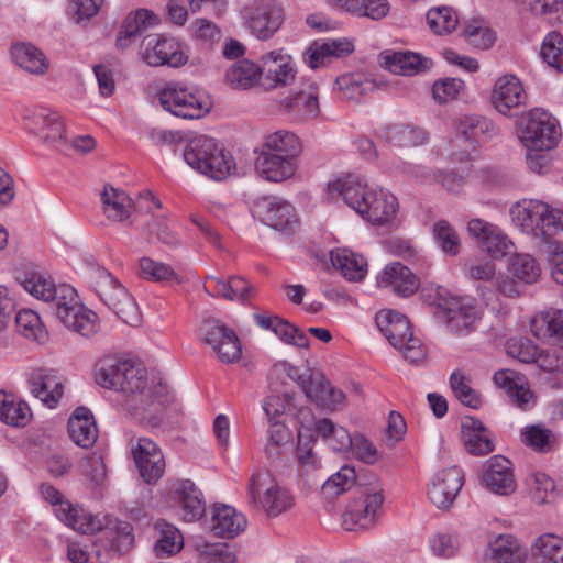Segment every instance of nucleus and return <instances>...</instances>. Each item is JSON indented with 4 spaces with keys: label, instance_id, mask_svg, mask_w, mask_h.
Here are the masks:
<instances>
[{
    "label": "nucleus",
    "instance_id": "1",
    "mask_svg": "<svg viewBox=\"0 0 563 563\" xmlns=\"http://www.w3.org/2000/svg\"><path fill=\"white\" fill-rule=\"evenodd\" d=\"M18 282L35 299L52 303L56 318L67 329L87 338L98 332V316L80 303L76 289L70 285H56L49 274L36 269L21 273Z\"/></svg>",
    "mask_w": 563,
    "mask_h": 563
},
{
    "label": "nucleus",
    "instance_id": "2",
    "mask_svg": "<svg viewBox=\"0 0 563 563\" xmlns=\"http://www.w3.org/2000/svg\"><path fill=\"white\" fill-rule=\"evenodd\" d=\"M330 198H342L365 221L375 227L394 224L399 203L397 197L380 186H369L365 177L347 174L328 184Z\"/></svg>",
    "mask_w": 563,
    "mask_h": 563
},
{
    "label": "nucleus",
    "instance_id": "3",
    "mask_svg": "<svg viewBox=\"0 0 563 563\" xmlns=\"http://www.w3.org/2000/svg\"><path fill=\"white\" fill-rule=\"evenodd\" d=\"M97 382L104 388L133 395L140 402L152 404L151 398L164 405L168 401L166 386L147 382L146 371L130 360L106 358L97 373Z\"/></svg>",
    "mask_w": 563,
    "mask_h": 563
},
{
    "label": "nucleus",
    "instance_id": "4",
    "mask_svg": "<svg viewBox=\"0 0 563 563\" xmlns=\"http://www.w3.org/2000/svg\"><path fill=\"white\" fill-rule=\"evenodd\" d=\"M154 100L165 111L185 120L203 118L213 107L211 96L207 91L181 81L156 85Z\"/></svg>",
    "mask_w": 563,
    "mask_h": 563
},
{
    "label": "nucleus",
    "instance_id": "5",
    "mask_svg": "<svg viewBox=\"0 0 563 563\" xmlns=\"http://www.w3.org/2000/svg\"><path fill=\"white\" fill-rule=\"evenodd\" d=\"M185 162L213 180H223L235 172V163L216 139L207 135L191 137L183 152Z\"/></svg>",
    "mask_w": 563,
    "mask_h": 563
},
{
    "label": "nucleus",
    "instance_id": "6",
    "mask_svg": "<svg viewBox=\"0 0 563 563\" xmlns=\"http://www.w3.org/2000/svg\"><path fill=\"white\" fill-rule=\"evenodd\" d=\"M510 217L523 233L549 240L561 232L562 211L538 199H522L510 208Z\"/></svg>",
    "mask_w": 563,
    "mask_h": 563
},
{
    "label": "nucleus",
    "instance_id": "7",
    "mask_svg": "<svg viewBox=\"0 0 563 563\" xmlns=\"http://www.w3.org/2000/svg\"><path fill=\"white\" fill-rule=\"evenodd\" d=\"M89 279L100 300L123 322L130 325L140 323L141 314L137 303L108 269L100 266L92 267Z\"/></svg>",
    "mask_w": 563,
    "mask_h": 563
},
{
    "label": "nucleus",
    "instance_id": "8",
    "mask_svg": "<svg viewBox=\"0 0 563 563\" xmlns=\"http://www.w3.org/2000/svg\"><path fill=\"white\" fill-rule=\"evenodd\" d=\"M517 133L526 148L541 151L554 148L561 139L559 121L542 108L526 112L518 122Z\"/></svg>",
    "mask_w": 563,
    "mask_h": 563
},
{
    "label": "nucleus",
    "instance_id": "9",
    "mask_svg": "<svg viewBox=\"0 0 563 563\" xmlns=\"http://www.w3.org/2000/svg\"><path fill=\"white\" fill-rule=\"evenodd\" d=\"M287 376L297 382L306 397L316 406L327 410H341L346 406L345 394L332 386L327 377L310 368L300 369L294 365H286Z\"/></svg>",
    "mask_w": 563,
    "mask_h": 563
},
{
    "label": "nucleus",
    "instance_id": "10",
    "mask_svg": "<svg viewBox=\"0 0 563 563\" xmlns=\"http://www.w3.org/2000/svg\"><path fill=\"white\" fill-rule=\"evenodd\" d=\"M375 322L378 330L410 362H418L424 356L419 339L413 338L410 322L406 316L390 309L376 313Z\"/></svg>",
    "mask_w": 563,
    "mask_h": 563
},
{
    "label": "nucleus",
    "instance_id": "11",
    "mask_svg": "<svg viewBox=\"0 0 563 563\" xmlns=\"http://www.w3.org/2000/svg\"><path fill=\"white\" fill-rule=\"evenodd\" d=\"M244 27L260 41L271 40L285 21L280 0H256L241 10Z\"/></svg>",
    "mask_w": 563,
    "mask_h": 563
},
{
    "label": "nucleus",
    "instance_id": "12",
    "mask_svg": "<svg viewBox=\"0 0 563 563\" xmlns=\"http://www.w3.org/2000/svg\"><path fill=\"white\" fill-rule=\"evenodd\" d=\"M384 499L383 488L379 485L364 489L343 512L342 526L344 529L357 531L373 528L382 511Z\"/></svg>",
    "mask_w": 563,
    "mask_h": 563
},
{
    "label": "nucleus",
    "instance_id": "13",
    "mask_svg": "<svg viewBox=\"0 0 563 563\" xmlns=\"http://www.w3.org/2000/svg\"><path fill=\"white\" fill-rule=\"evenodd\" d=\"M249 496L268 516L275 517L294 505L291 494L280 487L268 473L253 474L249 482Z\"/></svg>",
    "mask_w": 563,
    "mask_h": 563
},
{
    "label": "nucleus",
    "instance_id": "14",
    "mask_svg": "<svg viewBox=\"0 0 563 563\" xmlns=\"http://www.w3.org/2000/svg\"><path fill=\"white\" fill-rule=\"evenodd\" d=\"M440 318L445 322L448 331L465 335L476 329L482 318V311L474 298L452 296L440 306Z\"/></svg>",
    "mask_w": 563,
    "mask_h": 563
},
{
    "label": "nucleus",
    "instance_id": "15",
    "mask_svg": "<svg viewBox=\"0 0 563 563\" xmlns=\"http://www.w3.org/2000/svg\"><path fill=\"white\" fill-rule=\"evenodd\" d=\"M25 129L40 141L64 148L67 144L65 125L62 117L47 108L26 109L24 113Z\"/></svg>",
    "mask_w": 563,
    "mask_h": 563
},
{
    "label": "nucleus",
    "instance_id": "16",
    "mask_svg": "<svg viewBox=\"0 0 563 563\" xmlns=\"http://www.w3.org/2000/svg\"><path fill=\"white\" fill-rule=\"evenodd\" d=\"M143 46L142 59L152 67L179 68L186 65L189 58L185 45L175 37L148 36Z\"/></svg>",
    "mask_w": 563,
    "mask_h": 563
},
{
    "label": "nucleus",
    "instance_id": "17",
    "mask_svg": "<svg viewBox=\"0 0 563 563\" xmlns=\"http://www.w3.org/2000/svg\"><path fill=\"white\" fill-rule=\"evenodd\" d=\"M177 516L185 522L199 520L206 511L200 489L189 479H176L168 486Z\"/></svg>",
    "mask_w": 563,
    "mask_h": 563
},
{
    "label": "nucleus",
    "instance_id": "18",
    "mask_svg": "<svg viewBox=\"0 0 563 563\" xmlns=\"http://www.w3.org/2000/svg\"><path fill=\"white\" fill-rule=\"evenodd\" d=\"M498 133V128L488 119L479 118L474 114H464L455 121L454 142L465 143L464 150L457 157L460 161L468 157L470 152L475 148V144L486 139H492Z\"/></svg>",
    "mask_w": 563,
    "mask_h": 563
},
{
    "label": "nucleus",
    "instance_id": "19",
    "mask_svg": "<svg viewBox=\"0 0 563 563\" xmlns=\"http://www.w3.org/2000/svg\"><path fill=\"white\" fill-rule=\"evenodd\" d=\"M27 383L31 394L49 409L56 408L64 396V380L54 368H34Z\"/></svg>",
    "mask_w": 563,
    "mask_h": 563
},
{
    "label": "nucleus",
    "instance_id": "20",
    "mask_svg": "<svg viewBox=\"0 0 563 563\" xmlns=\"http://www.w3.org/2000/svg\"><path fill=\"white\" fill-rule=\"evenodd\" d=\"M261 221L280 232L294 231L298 219L292 205L279 197H264L255 206Z\"/></svg>",
    "mask_w": 563,
    "mask_h": 563
},
{
    "label": "nucleus",
    "instance_id": "21",
    "mask_svg": "<svg viewBox=\"0 0 563 563\" xmlns=\"http://www.w3.org/2000/svg\"><path fill=\"white\" fill-rule=\"evenodd\" d=\"M131 452L141 477L147 484H155L165 472V460L158 445L148 438H140L132 444Z\"/></svg>",
    "mask_w": 563,
    "mask_h": 563
},
{
    "label": "nucleus",
    "instance_id": "22",
    "mask_svg": "<svg viewBox=\"0 0 563 563\" xmlns=\"http://www.w3.org/2000/svg\"><path fill=\"white\" fill-rule=\"evenodd\" d=\"M490 100L503 115H510L514 109L526 104L527 93L522 81L512 74L499 76L492 88Z\"/></svg>",
    "mask_w": 563,
    "mask_h": 563
},
{
    "label": "nucleus",
    "instance_id": "23",
    "mask_svg": "<svg viewBox=\"0 0 563 563\" xmlns=\"http://www.w3.org/2000/svg\"><path fill=\"white\" fill-rule=\"evenodd\" d=\"M261 70L271 88L291 85L297 75V66L284 48L271 51L261 57Z\"/></svg>",
    "mask_w": 563,
    "mask_h": 563
},
{
    "label": "nucleus",
    "instance_id": "24",
    "mask_svg": "<svg viewBox=\"0 0 563 563\" xmlns=\"http://www.w3.org/2000/svg\"><path fill=\"white\" fill-rule=\"evenodd\" d=\"M463 486V473L456 467L437 472L428 487V496L431 503L440 509L449 508L455 500Z\"/></svg>",
    "mask_w": 563,
    "mask_h": 563
},
{
    "label": "nucleus",
    "instance_id": "25",
    "mask_svg": "<svg viewBox=\"0 0 563 563\" xmlns=\"http://www.w3.org/2000/svg\"><path fill=\"white\" fill-rule=\"evenodd\" d=\"M298 169V158L261 151L255 162L256 173L265 180L282 183L290 179Z\"/></svg>",
    "mask_w": 563,
    "mask_h": 563
},
{
    "label": "nucleus",
    "instance_id": "26",
    "mask_svg": "<svg viewBox=\"0 0 563 563\" xmlns=\"http://www.w3.org/2000/svg\"><path fill=\"white\" fill-rule=\"evenodd\" d=\"M319 92L314 82L302 84L294 93L285 97L280 106L298 120L313 119L319 114Z\"/></svg>",
    "mask_w": 563,
    "mask_h": 563
},
{
    "label": "nucleus",
    "instance_id": "27",
    "mask_svg": "<svg viewBox=\"0 0 563 563\" xmlns=\"http://www.w3.org/2000/svg\"><path fill=\"white\" fill-rule=\"evenodd\" d=\"M493 380L496 386L506 391L518 408L528 410L533 407L534 395L523 375L511 369H499L495 372Z\"/></svg>",
    "mask_w": 563,
    "mask_h": 563
},
{
    "label": "nucleus",
    "instance_id": "28",
    "mask_svg": "<svg viewBox=\"0 0 563 563\" xmlns=\"http://www.w3.org/2000/svg\"><path fill=\"white\" fill-rule=\"evenodd\" d=\"M483 483L492 493L507 496L515 492L516 481L511 462L501 455L488 460Z\"/></svg>",
    "mask_w": 563,
    "mask_h": 563
},
{
    "label": "nucleus",
    "instance_id": "29",
    "mask_svg": "<svg viewBox=\"0 0 563 563\" xmlns=\"http://www.w3.org/2000/svg\"><path fill=\"white\" fill-rule=\"evenodd\" d=\"M382 65L401 76H415L432 68V59L410 51H385L380 54Z\"/></svg>",
    "mask_w": 563,
    "mask_h": 563
},
{
    "label": "nucleus",
    "instance_id": "30",
    "mask_svg": "<svg viewBox=\"0 0 563 563\" xmlns=\"http://www.w3.org/2000/svg\"><path fill=\"white\" fill-rule=\"evenodd\" d=\"M379 288H386L400 297H408L418 289L412 272L399 262L386 265L376 276Z\"/></svg>",
    "mask_w": 563,
    "mask_h": 563
},
{
    "label": "nucleus",
    "instance_id": "31",
    "mask_svg": "<svg viewBox=\"0 0 563 563\" xmlns=\"http://www.w3.org/2000/svg\"><path fill=\"white\" fill-rule=\"evenodd\" d=\"M206 292L211 297L244 303L254 294L251 284L241 276H231L228 280L219 276H208L205 284Z\"/></svg>",
    "mask_w": 563,
    "mask_h": 563
},
{
    "label": "nucleus",
    "instance_id": "32",
    "mask_svg": "<svg viewBox=\"0 0 563 563\" xmlns=\"http://www.w3.org/2000/svg\"><path fill=\"white\" fill-rule=\"evenodd\" d=\"M101 210L112 222H125L133 214V201L121 189L106 185L100 192Z\"/></svg>",
    "mask_w": 563,
    "mask_h": 563
},
{
    "label": "nucleus",
    "instance_id": "33",
    "mask_svg": "<svg viewBox=\"0 0 563 563\" xmlns=\"http://www.w3.org/2000/svg\"><path fill=\"white\" fill-rule=\"evenodd\" d=\"M246 527L243 514L228 505H214L209 528L218 537L233 538Z\"/></svg>",
    "mask_w": 563,
    "mask_h": 563
},
{
    "label": "nucleus",
    "instance_id": "34",
    "mask_svg": "<svg viewBox=\"0 0 563 563\" xmlns=\"http://www.w3.org/2000/svg\"><path fill=\"white\" fill-rule=\"evenodd\" d=\"M10 56L19 68L32 75L42 76L49 68V62L45 54L31 43L12 44Z\"/></svg>",
    "mask_w": 563,
    "mask_h": 563
},
{
    "label": "nucleus",
    "instance_id": "35",
    "mask_svg": "<svg viewBox=\"0 0 563 563\" xmlns=\"http://www.w3.org/2000/svg\"><path fill=\"white\" fill-rule=\"evenodd\" d=\"M68 434L73 442L84 449L91 448L98 439V429L88 408H77L68 420Z\"/></svg>",
    "mask_w": 563,
    "mask_h": 563
},
{
    "label": "nucleus",
    "instance_id": "36",
    "mask_svg": "<svg viewBox=\"0 0 563 563\" xmlns=\"http://www.w3.org/2000/svg\"><path fill=\"white\" fill-rule=\"evenodd\" d=\"M262 409L267 421L280 420V416L285 415L296 418L301 426H305V422L311 416L309 409H299L294 401V397L287 393L266 396L262 400Z\"/></svg>",
    "mask_w": 563,
    "mask_h": 563
},
{
    "label": "nucleus",
    "instance_id": "37",
    "mask_svg": "<svg viewBox=\"0 0 563 563\" xmlns=\"http://www.w3.org/2000/svg\"><path fill=\"white\" fill-rule=\"evenodd\" d=\"M530 330L540 341L563 339V309H548L537 313L530 321Z\"/></svg>",
    "mask_w": 563,
    "mask_h": 563
},
{
    "label": "nucleus",
    "instance_id": "38",
    "mask_svg": "<svg viewBox=\"0 0 563 563\" xmlns=\"http://www.w3.org/2000/svg\"><path fill=\"white\" fill-rule=\"evenodd\" d=\"M486 563H525L526 552L509 534H499L489 542Z\"/></svg>",
    "mask_w": 563,
    "mask_h": 563
},
{
    "label": "nucleus",
    "instance_id": "39",
    "mask_svg": "<svg viewBox=\"0 0 563 563\" xmlns=\"http://www.w3.org/2000/svg\"><path fill=\"white\" fill-rule=\"evenodd\" d=\"M333 267L339 269L341 274L350 282H360L367 274V261L358 253H354L349 249H335L330 253Z\"/></svg>",
    "mask_w": 563,
    "mask_h": 563
},
{
    "label": "nucleus",
    "instance_id": "40",
    "mask_svg": "<svg viewBox=\"0 0 563 563\" xmlns=\"http://www.w3.org/2000/svg\"><path fill=\"white\" fill-rule=\"evenodd\" d=\"M530 555L533 563H563V538L556 533H542L531 547Z\"/></svg>",
    "mask_w": 563,
    "mask_h": 563
},
{
    "label": "nucleus",
    "instance_id": "41",
    "mask_svg": "<svg viewBox=\"0 0 563 563\" xmlns=\"http://www.w3.org/2000/svg\"><path fill=\"white\" fill-rule=\"evenodd\" d=\"M462 439L466 450L474 455L487 454L494 450L487 430L482 421L466 417L462 422Z\"/></svg>",
    "mask_w": 563,
    "mask_h": 563
},
{
    "label": "nucleus",
    "instance_id": "42",
    "mask_svg": "<svg viewBox=\"0 0 563 563\" xmlns=\"http://www.w3.org/2000/svg\"><path fill=\"white\" fill-rule=\"evenodd\" d=\"M406 172L420 183L435 181L451 194L459 195L462 192L465 179L455 172L430 173L426 167L419 165L407 164Z\"/></svg>",
    "mask_w": 563,
    "mask_h": 563
},
{
    "label": "nucleus",
    "instance_id": "43",
    "mask_svg": "<svg viewBox=\"0 0 563 563\" xmlns=\"http://www.w3.org/2000/svg\"><path fill=\"white\" fill-rule=\"evenodd\" d=\"M58 511V519L62 522L84 534L98 532L104 525L97 516L77 505L70 504L65 514L62 512L63 509Z\"/></svg>",
    "mask_w": 563,
    "mask_h": 563
},
{
    "label": "nucleus",
    "instance_id": "44",
    "mask_svg": "<svg viewBox=\"0 0 563 563\" xmlns=\"http://www.w3.org/2000/svg\"><path fill=\"white\" fill-rule=\"evenodd\" d=\"M32 419L29 404L13 395L0 391V420L9 426L23 428Z\"/></svg>",
    "mask_w": 563,
    "mask_h": 563
},
{
    "label": "nucleus",
    "instance_id": "45",
    "mask_svg": "<svg viewBox=\"0 0 563 563\" xmlns=\"http://www.w3.org/2000/svg\"><path fill=\"white\" fill-rule=\"evenodd\" d=\"M316 432L333 452L350 451L353 437L344 427L335 424L331 419L319 420L316 423Z\"/></svg>",
    "mask_w": 563,
    "mask_h": 563
},
{
    "label": "nucleus",
    "instance_id": "46",
    "mask_svg": "<svg viewBox=\"0 0 563 563\" xmlns=\"http://www.w3.org/2000/svg\"><path fill=\"white\" fill-rule=\"evenodd\" d=\"M262 151L276 155H292V157L299 158L302 145L295 133L287 130H278L265 137Z\"/></svg>",
    "mask_w": 563,
    "mask_h": 563
},
{
    "label": "nucleus",
    "instance_id": "47",
    "mask_svg": "<svg viewBox=\"0 0 563 563\" xmlns=\"http://www.w3.org/2000/svg\"><path fill=\"white\" fill-rule=\"evenodd\" d=\"M383 137L395 146L409 147L424 144L428 133L419 126L393 124L384 130Z\"/></svg>",
    "mask_w": 563,
    "mask_h": 563
},
{
    "label": "nucleus",
    "instance_id": "48",
    "mask_svg": "<svg viewBox=\"0 0 563 563\" xmlns=\"http://www.w3.org/2000/svg\"><path fill=\"white\" fill-rule=\"evenodd\" d=\"M262 70L258 65L241 59L231 65L225 73L227 82L234 89H249L261 78Z\"/></svg>",
    "mask_w": 563,
    "mask_h": 563
},
{
    "label": "nucleus",
    "instance_id": "49",
    "mask_svg": "<svg viewBox=\"0 0 563 563\" xmlns=\"http://www.w3.org/2000/svg\"><path fill=\"white\" fill-rule=\"evenodd\" d=\"M137 275L152 283H179V276L175 269L163 262L151 257H141L137 262Z\"/></svg>",
    "mask_w": 563,
    "mask_h": 563
},
{
    "label": "nucleus",
    "instance_id": "50",
    "mask_svg": "<svg viewBox=\"0 0 563 563\" xmlns=\"http://www.w3.org/2000/svg\"><path fill=\"white\" fill-rule=\"evenodd\" d=\"M508 272L519 282L531 285L538 282L541 276L539 262L530 254H515L508 264Z\"/></svg>",
    "mask_w": 563,
    "mask_h": 563
},
{
    "label": "nucleus",
    "instance_id": "51",
    "mask_svg": "<svg viewBox=\"0 0 563 563\" xmlns=\"http://www.w3.org/2000/svg\"><path fill=\"white\" fill-rule=\"evenodd\" d=\"M102 529L119 552L125 553L133 548L134 534L130 522L117 518H107Z\"/></svg>",
    "mask_w": 563,
    "mask_h": 563
},
{
    "label": "nucleus",
    "instance_id": "52",
    "mask_svg": "<svg viewBox=\"0 0 563 563\" xmlns=\"http://www.w3.org/2000/svg\"><path fill=\"white\" fill-rule=\"evenodd\" d=\"M434 244L445 254L455 256L461 249V239L454 227L446 220H437L431 229Z\"/></svg>",
    "mask_w": 563,
    "mask_h": 563
},
{
    "label": "nucleus",
    "instance_id": "53",
    "mask_svg": "<svg viewBox=\"0 0 563 563\" xmlns=\"http://www.w3.org/2000/svg\"><path fill=\"white\" fill-rule=\"evenodd\" d=\"M18 331L26 339L44 343L48 333L37 312L31 309H22L15 316Z\"/></svg>",
    "mask_w": 563,
    "mask_h": 563
},
{
    "label": "nucleus",
    "instance_id": "54",
    "mask_svg": "<svg viewBox=\"0 0 563 563\" xmlns=\"http://www.w3.org/2000/svg\"><path fill=\"white\" fill-rule=\"evenodd\" d=\"M532 15L545 20L550 24L560 23L563 15V0H516Z\"/></svg>",
    "mask_w": 563,
    "mask_h": 563
},
{
    "label": "nucleus",
    "instance_id": "55",
    "mask_svg": "<svg viewBox=\"0 0 563 563\" xmlns=\"http://www.w3.org/2000/svg\"><path fill=\"white\" fill-rule=\"evenodd\" d=\"M338 88L351 100H360L375 89V82L364 74H344L336 78Z\"/></svg>",
    "mask_w": 563,
    "mask_h": 563
},
{
    "label": "nucleus",
    "instance_id": "56",
    "mask_svg": "<svg viewBox=\"0 0 563 563\" xmlns=\"http://www.w3.org/2000/svg\"><path fill=\"white\" fill-rule=\"evenodd\" d=\"M355 479L356 473L354 467L343 465L322 484L321 493L325 498H335L349 490L355 484Z\"/></svg>",
    "mask_w": 563,
    "mask_h": 563
},
{
    "label": "nucleus",
    "instance_id": "57",
    "mask_svg": "<svg viewBox=\"0 0 563 563\" xmlns=\"http://www.w3.org/2000/svg\"><path fill=\"white\" fill-rule=\"evenodd\" d=\"M159 537L155 543L158 556H169L178 553L184 547V537L178 528L170 523H159Z\"/></svg>",
    "mask_w": 563,
    "mask_h": 563
},
{
    "label": "nucleus",
    "instance_id": "58",
    "mask_svg": "<svg viewBox=\"0 0 563 563\" xmlns=\"http://www.w3.org/2000/svg\"><path fill=\"white\" fill-rule=\"evenodd\" d=\"M521 441L537 452H549L555 444V435L551 430L539 426H527L521 431Z\"/></svg>",
    "mask_w": 563,
    "mask_h": 563
},
{
    "label": "nucleus",
    "instance_id": "59",
    "mask_svg": "<svg viewBox=\"0 0 563 563\" xmlns=\"http://www.w3.org/2000/svg\"><path fill=\"white\" fill-rule=\"evenodd\" d=\"M195 548L200 563H233L234 555L225 543H209L203 539H197Z\"/></svg>",
    "mask_w": 563,
    "mask_h": 563
},
{
    "label": "nucleus",
    "instance_id": "60",
    "mask_svg": "<svg viewBox=\"0 0 563 563\" xmlns=\"http://www.w3.org/2000/svg\"><path fill=\"white\" fill-rule=\"evenodd\" d=\"M265 453L268 456L279 454L283 446L292 441V431L280 420L267 421Z\"/></svg>",
    "mask_w": 563,
    "mask_h": 563
},
{
    "label": "nucleus",
    "instance_id": "61",
    "mask_svg": "<svg viewBox=\"0 0 563 563\" xmlns=\"http://www.w3.org/2000/svg\"><path fill=\"white\" fill-rule=\"evenodd\" d=\"M427 22L435 34L443 35L449 34L456 29L459 24V16L451 8H432L427 13Z\"/></svg>",
    "mask_w": 563,
    "mask_h": 563
},
{
    "label": "nucleus",
    "instance_id": "62",
    "mask_svg": "<svg viewBox=\"0 0 563 563\" xmlns=\"http://www.w3.org/2000/svg\"><path fill=\"white\" fill-rule=\"evenodd\" d=\"M450 386L454 396L465 406L476 409L481 406L479 394L470 385V379L460 371L450 375Z\"/></svg>",
    "mask_w": 563,
    "mask_h": 563
},
{
    "label": "nucleus",
    "instance_id": "63",
    "mask_svg": "<svg viewBox=\"0 0 563 563\" xmlns=\"http://www.w3.org/2000/svg\"><path fill=\"white\" fill-rule=\"evenodd\" d=\"M542 59L555 70L563 73V36L558 32H550L541 46Z\"/></svg>",
    "mask_w": 563,
    "mask_h": 563
},
{
    "label": "nucleus",
    "instance_id": "64",
    "mask_svg": "<svg viewBox=\"0 0 563 563\" xmlns=\"http://www.w3.org/2000/svg\"><path fill=\"white\" fill-rule=\"evenodd\" d=\"M67 556L71 563H107L109 553L97 544L82 547L70 543L67 548Z\"/></svg>",
    "mask_w": 563,
    "mask_h": 563
}]
</instances>
